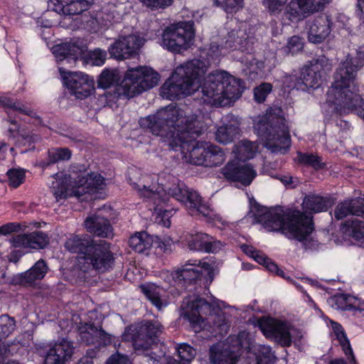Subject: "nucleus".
Here are the masks:
<instances>
[{
	"instance_id": "1",
	"label": "nucleus",
	"mask_w": 364,
	"mask_h": 364,
	"mask_svg": "<svg viewBox=\"0 0 364 364\" xmlns=\"http://www.w3.org/2000/svg\"><path fill=\"white\" fill-rule=\"evenodd\" d=\"M141 127L149 129L173 151H180L187 163L203 166L208 142L194 141L205 125L198 116L176 106H168L153 115L141 118Z\"/></svg>"
},
{
	"instance_id": "2",
	"label": "nucleus",
	"mask_w": 364,
	"mask_h": 364,
	"mask_svg": "<svg viewBox=\"0 0 364 364\" xmlns=\"http://www.w3.org/2000/svg\"><path fill=\"white\" fill-rule=\"evenodd\" d=\"M141 196L153 200L156 204L154 210L162 218L169 216L170 211L162 210L159 208L161 203H166L169 197L171 196L176 200L183 203L191 215H203L208 217L210 215V209L203 200L199 194L193 190L189 189L183 184H177L172 188L147 186L145 184H136L135 187Z\"/></svg>"
},
{
	"instance_id": "3",
	"label": "nucleus",
	"mask_w": 364,
	"mask_h": 364,
	"mask_svg": "<svg viewBox=\"0 0 364 364\" xmlns=\"http://www.w3.org/2000/svg\"><path fill=\"white\" fill-rule=\"evenodd\" d=\"M257 223L269 232L282 230L287 237L304 241L314 230L312 217L305 213L294 210L285 221V214L281 207L262 208L255 214Z\"/></svg>"
},
{
	"instance_id": "4",
	"label": "nucleus",
	"mask_w": 364,
	"mask_h": 364,
	"mask_svg": "<svg viewBox=\"0 0 364 364\" xmlns=\"http://www.w3.org/2000/svg\"><path fill=\"white\" fill-rule=\"evenodd\" d=\"M204 75L199 80L203 102L215 107H226L240 97V80L225 71H215L204 77L202 83Z\"/></svg>"
},
{
	"instance_id": "5",
	"label": "nucleus",
	"mask_w": 364,
	"mask_h": 364,
	"mask_svg": "<svg viewBox=\"0 0 364 364\" xmlns=\"http://www.w3.org/2000/svg\"><path fill=\"white\" fill-rule=\"evenodd\" d=\"M52 183V192L58 201L70 196L82 200L87 199V195L102 189L105 178L99 173H87L85 171H72L69 174L56 173Z\"/></svg>"
},
{
	"instance_id": "6",
	"label": "nucleus",
	"mask_w": 364,
	"mask_h": 364,
	"mask_svg": "<svg viewBox=\"0 0 364 364\" xmlns=\"http://www.w3.org/2000/svg\"><path fill=\"white\" fill-rule=\"evenodd\" d=\"M207 70L206 64L198 59L178 66L161 87V95L174 100L181 95H190L198 90L200 77Z\"/></svg>"
},
{
	"instance_id": "7",
	"label": "nucleus",
	"mask_w": 364,
	"mask_h": 364,
	"mask_svg": "<svg viewBox=\"0 0 364 364\" xmlns=\"http://www.w3.org/2000/svg\"><path fill=\"white\" fill-rule=\"evenodd\" d=\"M257 134L264 141V146L272 153L284 154L291 146L289 129L282 117H264L255 125Z\"/></svg>"
},
{
	"instance_id": "8",
	"label": "nucleus",
	"mask_w": 364,
	"mask_h": 364,
	"mask_svg": "<svg viewBox=\"0 0 364 364\" xmlns=\"http://www.w3.org/2000/svg\"><path fill=\"white\" fill-rule=\"evenodd\" d=\"M364 65V46H360L355 57L348 55L336 69L333 75V82L328 88L327 94L331 97L341 96L340 92L352 89L356 86L355 80L358 71Z\"/></svg>"
},
{
	"instance_id": "9",
	"label": "nucleus",
	"mask_w": 364,
	"mask_h": 364,
	"mask_svg": "<svg viewBox=\"0 0 364 364\" xmlns=\"http://www.w3.org/2000/svg\"><path fill=\"white\" fill-rule=\"evenodd\" d=\"M331 68V63L324 56L313 60L304 66L299 78L296 76L287 77V87L301 90L317 88L320 86L323 75Z\"/></svg>"
},
{
	"instance_id": "10",
	"label": "nucleus",
	"mask_w": 364,
	"mask_h": 364,
	"mask_svg": "<svg viewBox=\"0 0 364 364\" xmlns=\"http://www.w3.org/2000/svg\"><path fill=\"white\" fill-rule=\"evenodd\" d=\"M186 302H183V305ZM185 316L192 324L195 331H199L205 326V321L213 323L214 326L225 327L223 314H212L213 308L211 304L202 298L197 297L186 302Z\"/></svg>"
},
{
	"instance_id": "11",
	"label": "nucleus",
	"mask_w": 364,
	"mask_h": 364,
	"mask_svg": "<svg viewBox=\"0 0 364 364\" xmlns=\"http://www.w3.org/2000/svg\"><path fill=\"white\" fill-rule=\"evenodd\" d=\"M159 74L148 66H138L128 69L123 82V94L127 97H133L143 91L157 85Z\"/></svg>"
},
{
	"instance_id": "12",
	"label": "nucleus",
	"mask_w": 364,
	"mask_h": 364,
	"mask_svg": "<svg viewBox=\"0 0 364 364\" xmlns=\"http://www.w3.org/2000/svg\"><path fill=\"white\" fill-rule=\"evenodd\" d=\"M194 38L193 23L190 21L181 22L164 30L160 45L171 52L181 53L193 45Z\"/></svg>"
},
{
	"instance_id": "13",
	"label": "nucleus",
	"mask_w": 364,
	"mask_h": 364,
	"mask_svg": "<svg viewBox=\"0 0 364 364\" xmlns=\"http://www.w3.org/2000/svg\"><path fill=\"white\" fill-rule=\"evenodd\" d=\"M109 249V244L105 241L95 243L87 256L79 257L78 268L84 272L92 269L102 273L109 271L114 263V255Z\"/></svg>"
},
{
	"instance_id": "14",
	"label": "nucleus",
	"mask_w": 364,
	"mask_h": 364,
	"mask_svg": "<svg viewBox=\"0 0 364 364\" xmlns=\"http://www.w3.org/2000/svg\"><path fill=\"white\" fill-rule=\"evenodd\" d=\"M258 323L261 331L267 338L274 340L282 346H290L292 338L298 340L303 338L301 331L275 318H262Z\"/></svg>"
},
{
	"instance_id": "15",
	"label": "nucleus",
	"mask_w": 364,
	"mask_h": 364,
	"mask_svg": "<svg viewBox=\"0 0 364 364\" xmlns=\"http://www.w3.org/2000/svg\"><path fill=\"white\" fill-rule=\"evenodd\" d=\"M59 72L67 87L78 99H85L94 90V80L88 75L77 72H70L63 67H59Z\"/></svg>"
},
{
	"instance_id": "16",
	"label": "nucleus",
	"mask_w": 364,
	"mask_h": 364,
	"mask_svg": "<svg viewBox=\"0 0 364 364\" xmlns=\"http://www.w3.org/2000/svg\"><path fill=\"white\" fill-rule=\"evenodd\" d=\"M145 40L136 34L122 36L112 43L108 50L112 57L117 60L132 58L138 53Z\"/></svg>"
},
{
	"instance_id": "17",
	"label": "nucleus",
	"mask_w": 364,
	"mask_h": 364,
	"mask_svg": "<svg viewBox=\"0 0 364 364\" xmlns=\"http://www.w3.org/2000/svg\"><path fill=\"white\" fill-rule=\"evenodd\" d=\"M222 173L227 180L239 182L245 186H249L257 176L250 164L237 160L228 162L222 168Z\"/></svg>"
},
{
	"instance_id": "18",
	"label": "nucleus",
	"mask_w": 364,
	"mask_h": 364,
	"mask_svg": "<svg viewBox=\"0 0 364 364\" xmlns=\"http://www.w3.org/2000/svg\"><path fill=\"white\" fill-rule=\"evenodd\" d=\"M161 326L157 321H147L139 327L133 338V346L136 350L149 349L156 343Z\"/></svg>"
},
{
	"instance_id": "19",
	"label": "nucleus",
	"mask_w": 364,
	"mask_h": 364,
	"mask_svg": "<svg viewBox=\"0 0 364 364\" xmlns=\"http://www.w3.org/2000/svg\"><path fill=\"white\" fill-rule=\"evenodd\" d=\"M73 353L70 342L63 340L53 346L46 347L43 364H65Z\"/></svg>"
},
{
	"instance_id": "20",
	"label": "nucleus",
	"mask_w": 364,
	"mask_h": 364,
	"mask_svg": "<svg viewBox=\"0 0 364 364\" xmlns=\"http://www.w3.org/2000/svg\"><path fill=\"white\" fill-rule=\"evenodd\" d=\"M234 336L228 338V343H220L212 346L209 350L210 364H236L238 354L235 350L230 349L229 343L232 342Z\"/></svg>"
},
{
	"instance_id": "21",
	"label": "nucleus",
	"mask_w": 364,
	"mask_h": 364,
	"mask_svg": "<svg viewBox=\"0 0 364 364\" xmlns=\"http://www.w3.org/2000/svg\"><path fill=\"white\" fill-rule=\"evenodd\" d=\"M332 22L330 17L322 14L308 21V38L314 43H318L326 39L331 33Z\"/></svg>"
},
{
	"instance_id": "22",
	"label": "nucleus",
	"mask_w": 364,
	"mask_h": 364,
	"mask_svg": "<svg viewBox=\"0 0 364 364\" xmlns=\"http://www.w3.org/2000/svg\"><path fill=\"white\" fill-rule=\"evenodd\" d=\"M184 240L191 250L214 252L218 248V242L205 233L188 234Z\"/></svg>"
},
{
	"instance_id": "23",
	"label": "nucleus",
	"mask_w": 364,
	"mask_h": 364,
	"mask_svg": "<svg viewBox=\"0 0 364 364\" xmlns=\"http://www.w3.org/2000/svg\"><path fill=\"white\" fill-rule=\"evenodd\" d=\"M82 48L75 43L66 42L57 44L52 48V52L58 61L75 63L77 56L82 53Z\"/></svg>"
},
{
	"instance_id": "24",
	"label": "nucleus",
	"mask_w": 364,
	"mask_h": 364,
	"mask_svg": "<svg viewBox=\"0 0 364 364\" xmlns=\"http://www.w3.org/2000/svg\"><path fill=\"white\" fill-rule=\"evenodd\" d=\"M85 227L87 232L98 237H108L112 235L109 221L98 215L88 217L85 220Z\"/></svg>"
},
{
	"instance_id": "25",
	"label": "nucleus",
	"mask_w": 364,
	"mask_h": 364,
	"mask_svg": "<svg viewBox=\"0 0 364 364\" xmlns=\"http://www.w3.org/2000/svg\"><path fill=\"white\" fill-rule=\"evenodd\" d=\"M350 215L362 216L364 218V205L362 200H344L339 203L334 210V216L337 220H342Z\"/></svg>"
},
{
	"instance_id": "26",
	"label": "nucleus",
	"mask_w": 364,
	"mask_h": 364,
	"mask_svg": "<svg viewBox=\"0 0 364 364\" xmlns=\"http://www.w3.org/2000/svg\"><path fill=\"white\" fill-rule=\"evenodd\" d=\"M95 244L88 235H72L65 242V247L68 251L77 253L78 259L80 257L87 256Z\"/></svg>"
},
{
	"instance_id": "27",
	"label": "nucleus",
	"mask_w": 364,
	"mask_h": 364,
	"mask_svg": "<svg viewBox=\"0 0 364 364\" xmlns=\"http://www.w3.org/2000/svg\"><path fill=\"white\" fill-rule=\"evenodd\" d=\"M331 205L332 202L329 198L316 194L306 196L302 203L305 213L309 214L326 211Z\"/></svg>"
},
{
	"instance_id": "28",
	"label": "nucleus",
	"mask_w": 364,
	"mask_h": 364,
	"mask_svg": "<svg viewBox=\"0 0 364 364\" xmlns=\"http://www.w3.org/2000/svg\"><path fill=\"white\" fill-rule=\"evenodd\" d=\"M47 272L48 266L44 260L40 259L21 275V281L26 284H32L36 281L43 279Z\"/></svg>"
},
{
	"instance_id": "29",
	"label": "nucleus",
	"mask_w": 364,
	"mask_h": 364,
	"mask_svg": "<svg viewBox=\"0 0 364 364\" xmlns=\"http://www.w3.org/2000/svg\"><path fill=\"white\" fill-rule=\"evenodd\" d=\"M342 232L357 241L364 240V223L357 218H352L341 226Z\"/></svg>"
},
{
	"instance_id": "30",
	"label": "nucleus",
	"mask_w": 364,
	"mask_h": 364,
	"mask_svg": "<svg viewBox=\"0 0 364 364\" xmlns=\"http://www.w3.org/2000/svg\"><path fill=\"white\" fill-rule=\"evenodd\" d=\"M331 326L338 341H339L340 345L342 347L343 353L349 360V362L352 364H358L355 360V358L351 348L349 340L348 339L341 325L337 322L331 321Z\"/></svg>"
},
{
	"instance_id": "31",
	"label": "nucleus",
	"mask_w": 364,
	"mask_h": 364,
	"mask_svg": "<svg viewBox=\"0 0 364 364\" xmlns=\"http://www.w3.org/2000/svg\"><path fill=\"white\" fill-rule=\"evenodd\" d=\"M258 146L255 142L240 141L233 149V153L237 161H245L254 157L257 151Z\"/></svg>"
},
{
	"instance_id": "32",
	"label": "nucleus",
	"mask_w": 364,
	"mask_h": 364,
	"mask_svg": "<svg viewBox=\"0 0 364 364\" xmlns=\"http://www.w3.org/2000/svg\"><path fill=\"white\" fill-rule=\"evenodd\" d=\"M139 287L146 297L158 309H161L163 306L166 305V302H164L161 299V293L164 291L158 286L151 283L142 284Z\"/></svg>"
},
{
	"instance_id": "33",
	"label": "nucleus",
	"mask_w": 364,
	"mask_h": 364,
	"mask_svg": "<svg viewBox=\"0 0 364 364\" xmlns=\"http://www.w3.org/2000/svg\"><path fill=\"white\" fill-rule=\"evenodd\" d=\"M239 133L236 123L224 124L219 127L215 132V139L223 144L231 143Z\"/></svg>"
},
{
	"instance_id": "34",
	"label": "nucleus",
	"mask_w": 364,
	"mask_h": 364,
	"mask_svg": "<svg viewBox=\"0 0 364 364\" xmlns=\"http://www.w3.org/2000/svg\"><path fill=\"white\" fill-rule=\"evenodd\" d=\"M204 159L205 166H215L222 164L225 160L224 151L219 146L208 142Z\"/></svg>"
},
{
	"instance_id": "35",
	"label": "nucleus",
	"mask_w": 364,
	"mask_h": 364,
	"mask_svg": "<svg viewBox=\"0 0 364 364\" xmlns=\"http://www.w3.org/2000/svg\"><path fill=\"white\" fill-rule=\"evenodd\" d=\"M201 274V271L196 267V264L188 263L178 269L174 274L170 273V275L176 279L183 280L185 282H191L198 279Z\"/></svg>"
},
{
	"instance_id": "36",
	"label": "nucleus",
	"mask_w": 364,
	"mask_h": 364,
	"mask_svg": "<svg viewBox=\"0 0 364 364\" xmlns=\"http://www.w3.org/2000/svg\"><path fill=\"white\" fill-rule=\"evenodd\" d=\"M71 156L72 152L68 148H53L48 151V160L42 161L40 165L43 168H46L55 163L68 161Z\"/></svg>"
},
{
	"instance_id": "37",
	"label": "nucleus",
	"mask_w": 364,
	"mask_h": 364,
	"mask_svg": "<svg viewBox=\"0 0 364 364\" xmlns=\"http://www.w3.org/2000/svg\"><path fill=\"white\" fill-rule=\"evenodd\" d=\"M129 244L132 249L140 253L151 247L152 240L146 232H141L131 236Z\"/></svg>"
},
{
	"instance_id": "38",
	"label": "nucleus",
	"mask_w": 364,
	"mask_h": 364,
	"mask_svg": "<svg viewBox=\"0 0 364 364\" xmlns=\"http://www.w3.org/2000/svg\"><path fill=\"white\" fill-rule=\"evenodd\" d=\"M284 15L291 21H299L307 16L299 0H291L287 6Z\"/></svg>"
},
{
	"instance_id": "39",
	"label": "nucleus",
	"mask_w": 364,
	"mask_h": 364,
	"mask_svg": "<svg viewBox=\"0 0 364 364\" xmlns=\"http://www.w3.org/2000/svg\"><path fill=\"white\" fill-rule=\"evenodd\" d=\"M119 80L120 77L117 70L105 69L99 77L98 86L103 89H107L117 84Z\"/></svg>"
},
{
	"instance_id": "40",
	"label": "nucleus",
	"mask_w": 364,
	"mask_h": 364,
	"mask_svg": "<svg viewBox=\"0 0 364 364\" xmlns=\"http://www.w3.org/2000/svg\"><path fill=\"white\" fill-rule=\"evenodd\" d=\"M255 360H259L260 363L269 364L275 359L274 353L271 348L264 345H256L252 347Z\"/></svg>"
},
{
	"instance_id": "41",
	"label": "nucleus",
	"mask_w": 364,
	"mask_h": 364,
	"mask_svg": "<svg viewBox=\"0 0 364 364\" xmlns=\"http://www.w3.org/2000/svg\"><path fill=\"white\" fill-rule=\"evenodd\" d=\"M28 236L31 249H43L49 243L48 235L42 231H34L28 233Z\"/></svg>"
},
{
	"instance_id": "42",
	"label": "nucleus",
	"mask_w": 364,
	"mask_h": 364,
	"mask_svg": "<svg viewBox=\"0 0 364 364\" xmlns=\"http://www.w3.org/2000/svg\"><path fill=\"white\" fill-rule=\"evenodd\" d=\"M89 3L86 0H70L65 2V11L67 15H78L87 10Z\"/></svg>"
},
{
	"instance_id": "43",
	"label": "nucleus",
	"mask_w": 364,
	"mask_h": 364,
	"mask_svg": "<svg viewBox=\"0 0 364 364\" xmlns=\"http://www.w3.org/2000/svg\"><path fill=\"white\" fill-rule=\"evenodd\" d=\"M306 16L322 10L328 0H299Z\"/></svg>"
},
{
	"instance_id": "44",
	"label": "nucleus",
	"mask_w": 364,
	"mask_h": 364,
	"mask_svg": "<svg viewBox=\"0 0 364 364\" xmlns=\"http://www.w3.org/2000/svg\"><path fill=\"white\" fill-rule=\"evenodd\" d=\"M353 297L347 294H340L331 298L329 302L336 309L350 310V303Z\"/></svg>"
},
{
	"instance_id": "45",
	"label": "nucleus",
	"mask_w": 364,
	"mask_h": 364,
	"mask_svg": "<svg viewBox=\"0 0 364 364\" xmlns=\"http://www.w3.org/2000/svg\"><path fill=\"white\" fill-rule=\"evenodd\" d=\"M297 160L299 163L312 166L316 169L321 168L323 164L321 158L312 154H302L298 152Z\"/></svg>"
},
{
	"instance_id": "46",
	"label": "nucleus",
	"mask_w": 364,
	"mask_h": 364,
	"mask_svg": "<svg viewBox=\"0 0 364 364\" xmlns=\"http://www.w3.org/2000/svg\"><path fill=\"white\" fill-rule=\"evenodd\" d=\"M177 351L181 360L184 364L190 363L196 355V350L186 343L181 344L178 347Z\"/></svg>"
},
{
	"instance_id": "47",
	"label": "nucleus",
	"mask_w": 364,
	"mask_h": 364,
	"mask_svg": "<svg viewBox=\"0 0 364 364\" xmlns=\"http://www.w3.org/2000/svg\"><path fill=\"white\" fill-rule=\"evenodd\" d=\"M9 185L14 188L18 187L25 179V173L21 169H10L7 171Z\"/></svg>"
},
{
	"instance_id": "48",
	"label": "nucleus",
	"mask_w": 364,
	"mask_h": 364,
	"mask_svg": "<svg viewBox=\"0 0 364 364\" xmlns=\"http://www.w3.org/2000/svg\"><path fill=\"white\" fill-rule=\"evenodd\" d=\"M215 5L220 6L227 13H232L242 6L243 0H213Z\"/></svg>"
},
{
	"instance_id": "49",
	"label": "nucleus",
	"mask_w": 364,
	"mask_h": 364,
	"mask_svg": "<svg viewBox=\"0 0 364 364\" xmlns=\"http://www.w3.org/2000/svg\"><path fill=\"white\" fill-rule=\"evenodd\" d=\"M272 86L269 83L264 82L261 84L254 90L255 100L259 103L263 102L272 91Z\"/></svg>"
},
{
	"instance_id": "50",
	"label": "nucleus",
	"mask_w": 364,
	"mask_h": 364,
	"mask_svg": "<svg viewBox=\"0 0 364 364\" xmlns=\"http://www.w3.org/2000/svg\"><path fill=\"white\" fill-rule=\"evenodd\" d=\"M106 58L107 52L100 48L95 49L88 54L90 63L93 65H102L105 63Z\"/></svg>"
},
{
	"instance_id": "51",
	"label": "nucleus",
	"mask_w": 364,
	"mask_h": 364,
	"mask_svg": "<svg viewBox=\"0 0 364 364\" xmlns=\"http://www.w3.org/2000/svg\"><path fill=\"white\" fill-rule=\"evenodd\" d=\"M9 242L14 248H30L28 233L14 235L9 239Z\"/></svg>"
},
{
	"instance_id": "52",
	"label": "nucleus",
	"mask_w": 364,
	"mask_h": 364,
	"mask_svg": "<svg viewBox=\"0 0 364 364\" xmlns=\"http://www.w3.org/2000/svg\"><path fill=\"white\" fill-rule=\"evenodd\" d=\"M235 33L231 32L228 34V39L225 42V46L228 48L233 49H243L246 46V39L242 40V37L237 33V39H235Z\"/></svg>"
},
{
	"instance_id": "53",
	"label": "nucleus",
	"mask_w": 364,
	"mask_h": 364,
	"mask_svg": "<svg viewBox=\"0 0 364 364\" xmlns=\"http://www.w3.org/2000/svg\"><path fill=\"white\" fill-rule=\"evenodd\" d=\"M1 331L4 336H8L15 329L16 323L13 318L8 315L0 316Z\"/></svg>"
},
{
	"instance_id": "54",
	"label": "nucleus",
	"mask_w": 364,
	"mask_h": 364,
	"mask_svg": "<svg viewBox=\"0 0 364 364\" xmlns=\"http://www.w3.org/2000/svg\"><path fill=\"white\" fill-rule=\"evenodd\" d=\"M141 4L151 10L165 9L171 6L173 0H139Z\"/></svg>"
},
{
	"instance_id": "55",
	"label": "nucleus",
	"mask_w": 364,
	"mask_h": 364,
	"mask_svg": "<svg viewBox=\"0 0 364 364\" xmlns=\"http://www.w3.org/2000/svg\"><path fill=\"white\" fill-rule=\"evenodd\" d=\"M303 46L304 43L302 41V39L297 36H294L289 39L287 46V49L288 50V53L295 54L299 51L301 50Z\"/></svg>"
},
{
	"instance_id": "56",
	"label": "nucleus",
	"mask_w": 364,
	"mask_h": 364,
	"mask_svg": "<svg viewBox=\"0 0 364 364\" xmlns=\"http://www.w3.org/2000/svg\"><path fill=\"white\" fill-rule=\"evenodd\" d=\"M287 0H264V6L272 14L280 12Z\"/></svg>"
},
{
	"instance_id": "57",
	"label": "nucleus",
	"mask_w": 364,
	"mask_h": 364,
	"mask_svg": "<svg viewBox=\"0 0 364 364\" xmlns=\"http://www.w3.org/2000/svg\"><path fill=\"white\" fill-rule=\"evenodd\" d=\"M21 230V224L18 223H9L0 227V235H6Z\"/></svg>"
},
{
	"instance_id": "58",
	"label": "nucleus",
	"mask_w": 364,
	"mask_h": 364,
	"mask_svg": "<svg viewBox=\"0 0 364 364\" xmlns=\"http://www.w3.org/2000/svg\"><path fill=\"white\" fill-rule=\"evenodd\" d=\"M107 364H131L127 355L119 353L112 355L107 360Z\"/></svg>"
},
{
	"instance_id": "59",
	"label": "nucleus",
	"mask_w": 364,
	"mask_h": 364,
	"mask_svg": "<svg viewBox=\"0 0 364 364\" xmlns=\"http://www.w3.org/2000/svg\"><path fill=\"white\" fill-rule=\"evenodd\" d=\"M278 179L287 187L294 188L299 183L297 178L293 177L290 175H284L278 177Z\"/></svg>"
},
{
	"instance_id": "60",
	"label": "nucleus",
	"mask_w": 364,
	"mask_h": 364,
	"mask_svg": "<svg viewBox=\"0 0 364 364\" xmlns=\"http://www.w3.org/2000/svg\"><path fill=\"white\" fill-rule=\"evenodd\" d=\"M5 106L28 115H31L32 114L31 110L27 109L23 105L19 102H13L11 100H7V102H5Z\"/></svg>"
},
{
	"instance_id": "61",
	"label": "nucleus",
	"mask_w": 364,
	"mask_h": 364,
	"mask_svg": "<svg viewBox=\"0 0 364 364\" xmlns=\"http://www.w3.org/2000/svg\"><path fill=\"white\" fill-rule=\"evenodd\" d=\"M164 355L163 352H161L160 354H156V353L151 352L149 354H146L144 355L146 358V361L149 362L150 364H157L160 362L161 358Z\"/></svg>"
},
{
	"instance_id": "62",
	"label": "nucleus",
	"mask_w": 364,
	"mask_h": 364,
	"mask_svg": "<svg viewBox=\"0 0 364 364\" xmlns=\"http://www.w3.org/2000/svg\"><path fill=\"white\" fill-rule=\"evenodd\" d=\"M65 2L66 1H64L63 0H53L51 2L54 6L53 10L58 14L67 15V13L65 11Z\"/></svg>"
},
{
	"instance_id": "63",
	"label": "nucleus",
	"mask_w": 364,
	"mask_h": 364,
	"mask_svg": "<svg viewBox=\"0 0 364 364\" xmlns=\"http://www.w3.org/2000/svg\"><path fill=\"white\" fill-rule=\"evenodd\" d=\"M25 254L21 250H13L8 256V259L10 262L16 263L19 261L21 257Z\"/></svg>"
},
{
	"instance_id": "64",
	"label": "nucleus",
	"mask_w": 364,
	"mask_h": 364,
	"mask_svg": "<svg viewBox=\"0 0 364 364\" xmlns=\"http://www.w3.org/2000/svg\"><path fill=\"white\" fill-rule=\"evenodd\" d=\"M351 309L359 311H364V302H361L355 297H353L352 302L350 303V310Z\"/></svg>"
}]
</instances>
